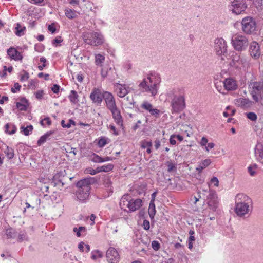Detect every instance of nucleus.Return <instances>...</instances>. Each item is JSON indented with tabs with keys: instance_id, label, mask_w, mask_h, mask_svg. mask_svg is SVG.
<instances>
[{
	"instance_id": "obj_1",
	"label": "nucleus",
	"mask_w": 263,
	"mask_h": 263,
	"mask_svg": "<svg viewBox=\"0 0 263 263\" xmlns=\"http://www.w3.org/2000/svg\"><path fill=\"white\" fill-rule=\"evenodd\" d=\"M160 82V75L156 72H151L146 78L143 79L139 87L143 92H148L152 96H155L158 93Z\"/></svg>"
},
{
	"instance_id": "obj_2",
	"label": "nucleus",
	"mask_w": 263,
	"mask_h": 263,
	"mask_svg": "<svg viewBox=\"0 0 263 263\" xmlns=\"http://www.w3.org/2000/svg\"><path fill=\"white\" fill-rule=\"evenodd\" d=\"M251 198L243 194H238L235 197V211L237 216L242 217L251 211Z\"/></svg>"
},
{
	"instance_id": "obj_3",
	"label": "nucleus",
	"mask_w": 263,
	"mask_h": 263,
	"mask_svg": "<svg viewBox=\"0 0 263 263\" xmlns=\"http://www.w3.org/2000/svg\"><path fill=\"white\" fill-rule=\"evenodd\" d=\"M82 37L85 43L93 46L101 45L105 41L103 35L99 31L84 32Z\"/></svg>"
},
{
	"instance_id": "obj_4",
	"label": "nucleus",
	"mask_w": 263,
	"mask_h": 263,
	"mask_svg": "<svg viewBox=\"0 0 263 263\" xmlns=\"http://www.w3.org/2000/svg\"><path fill=\"white\" fill-rule=\"evenodd\" d=\"M230 65L236 69L246 70L250 66V59L244 54L235 53L232 56Z\"/></svg>"
},
{
	"instance_id": "obj_5",
	"label": "nucleus",
	"mask_w": 263,
	"mask_h": 263,
	"mask_svg": "<svg viewBox=\"0 0 263 263\" xmlns=\"http://www.w3.org/2000/svg\"><path fill=\"white\" fill-rule=\"evenodd\" d=\"M231 44L234 50L238 52H241L247 49L249 45V41L245 35L236 33L232 36Z\"/></svg>"
},
{
	"instance_id": "obj_6",
	"label": "nucleus",
	"mask_w": 263,
	"mask_h": 263,
	"mask_svg": "<svg viewBox=\"0 0 263 263\" xmlns=\"http://www.w3.org/2000/svg\"><path fill=\"white\" fill-rule=\"evenodd\" d=\"M249 92L255 103L259 102L263 99V83L253 82L249 85Z\"/></svg>"
},
{
	"instance_id": "obj_7",
	"label": "nucleus",
	"mask_w": 263,
	"mask_h": 263,
	"mask_svg": "<svg viewBox=\"0 0 263 263\" xmlns=\"http://www.w3.org/2000/svg\"><path fill=\"white\" fill-rule=\"evenodd\" d=\"M247 7L245 0H233L228 5V9L232 14L239 15L243 13Z\"/></svg>"
},
{
	"instance_id": "obj_8",
	"label": "nucleus",
	"mask_w": 263,
	"mask_h": 263,
	"mask_svg": "<svg viewBox=\"0 0 263 263\" xmlns=\"http://www.w3.org/2000/svg\"><path fill=\"white\" fill-rule=\"evenodd\" d=\"M171 106L172 114L178 113L182 111L185 107L184 96L183 95H174L171 100Z\"/></svg>"
},
{
	"instance_id": "obj_9",
	"label": "nucleus",
	"mask_w": 263,
	"mask_h": 263,
	"mask_svg": "<svg viewBox=\"0 0 263 263\" xmlns=\"http://www.w3.org/2000/svg\"><path fill=\"white\" fill-rule=\"evenodd\" d=\"M202 191L207 194L206 200L209 208L213 212L216 211L218 205V196L216 192L210 189L209 191L203 189Z\"/></svg>"
},
{
	"instance_id": "obj_10",
	"label": "nucleus",
	"mask_w": 263,
	"mask_h": 263,
	"mask_svg": "<svg viewBox=\"0 0 263 263\" xmlns=\"http://www.w3.org/2000/svg\"><path fill=\"white\" fill-rule=\"evenodd\" d=\"M227 43L223 38H217L214 40V50L216 53L219 55H224L227 53Z\"/></svg>"
},
{
	"instance_id": "obj_11",
	"label": "nucleus",
	"mask_w": 263,
	"mask_h": 263,
	"mask_svg": "<svg viewBox=\"0 0 263 263\" xmlns=\"http://www.w3.org/2000/svg\"><path fill=\"white\" fill-rule=\"evenodd\" d=\"M241 24L242 30L246 33L249 34L255 30L256 22L251 17L248 16L243 18Z\"/></svg>"
},
{
	"instance_id": "obj_12",
	"label": "nucleus",
	"mask_w": 263,
	"mask_h": 263,
	"mask_svg": "<svg viewBox=\"0 0 263 263\" xmlns=\"http://www.w3.org/2000/svg\"><path fill=\"white\" fill-rule=\"evenodd\" d=\"M106 257L108 263H118L120 256L118 251L114 247H110L106 253Z\"/></svg>"
},
{
	"instance_id": "obj_13",
	"label": "nucleus",
	"mask_w": 263,
	"mask_h": 263,
	"mask_svg": "<svg viewBox=\"0 0 263 263\" xmlns=\"http://www.w3.org/2000/svg\"><path fill=\"white\" fill-rule=\"evenodd\" d=\"M104 100L107 108L110 111L118 108L115 99L110 92L108 91L104 92Z\"/></svg>"
},
{
	"instance_id": "obj_14",
	"label": "nucleus",
	"mask_w": 263,
	"mask_h": 263,
	"mask_svg": "<svg viewBox=\"0 0 263 263\" xmlns=\"http://www.w3.org/2000/svg\"><path fill=\"white\" fill-rule=\"evenodd\" d=\"M90 98L93 103L100 105L104 99V92L98 88H94L90 95Z\"/></svg>"
},
{
	"instance_id": "obj_15",
	"label": "nucleus",
	"mask_w": 263,
	"mask_h": 263,
	"mask_svg": "<svg viewBox=\"0 0 263 263\" xmlns=\"http://www.w3.org/2000/svg\"><path fill=\"white\" fill-rule=\"evenodd\" d=\"M249 53L250 56L254 59L257 60L259 58L261 51L260 46L256 42L251 43L249 47Z\"/></svg>"
},
{
	"instance_id": "obj_16",
	"label": "nucleus",
	"mask_w": 263,
	"mask_h": 263,
	"mask_svg": "<svg viewBox=\"0 0 263 263\" xmlns=\"http://www.w3.org/2000/svg\"><path fill=\"white\" fill-rule=\"evenodd\" d=\"M93 181L91 177L84 178L78 181L77 183L78 189H84L86 192H90V185Z\"/></svg>"
},
{
	"instance_id": "obj_17",
	"label": "nucleus",
	"mask_w": 263,
	"mask_h": 263,
	"mask_svg": "<svg viewBox=\"0 0 263 263\" xmlns=\"http://www.w3.org/2000/svg\"><path fill=\"white\" fill-rule=\"evenodd\" d=\"M222 84L223 85L224 89L228 91L235 90L238 88V84L236 81L231 78L226 79L222 82Z\"/></svg>"
},
{
	"instance_id": "obj_18",
	"label": "nucleus",
	"mask_w": 263,
	"mask_h": 263,
	"mask_svg": "<svg viewBox=\"0 0 263 263\" xmlns=\"http://www.w3.org/2000/svg\"><path fill=\"white\" fill-rule=\"evenodd\" d=\"M253 103L248 98H239L234 100V103L236 106L245 109L251 107Z\"/></svg>"
},
{
	"instance_id": "obj_19",
	"label": "nucleus",
	"mask_w": 263,
	"mask_h": 263,
	"mask_svg": "<svg viewBox=\"0 0 263 263\" xmlns=\"http://www.w3.org/2000/svg\"><path fill=\"white\" fill-rule=\"evenodd\" d=\"M115 86L117 95L120 98L124 97L131 90V88L125 84L117 83Z\"/></svg>"
},
{
	"instance_id": "obj_20",
	"label": "nucleus",
	"mask_w": 263,
	"mask_h": 263,
	"mask_svg": "<svg viewBox=\"0 0 263 263\" xmlns=\"http://www.w3.org/2000/svg\"><path fill=\"white\" fill-rule=\"evenodd\" d=\"M112 118L120 128H123V120L121 116L120 109L117 108L112 110H111Z\"/></svg>"
},
{
	"instance_id": "obj_21",
	"label": "nucleus",
	"mask_w": 263,
	"mask_h": 263,
	"mask_svg": "<svg viewBox=\"0 0 263 263\" xmlns=\"http://www.w3.org/2000/svg\"><path fill=\"white\" fill-rule=\"evenodd\" d=\"M7 52L10 58L14 61H20L23 59V56L21 53L14 47L9 48Z\"/></svg>"
},
{
	"instance_id": "obj_22",
	"label": "nucleus",
	"mask_w": 263,
	"mask_h": 263,
	"mask_svg": "<svg viewBox=\"0 0 263 263\" xmlns=\"http://www.w3.org/2000/svg\"><path fill=\"white\" fill-rule=\"evenodd\" d=\"M90 192H86L84 189H78L76 191V196L79 200L85 202L88 199Z\"/></svg>"
},
{
	"instance_id": "obj_23",
	"label": "nucleus",
	"mask_w": 263,
	"mask_h": 263,
	"mask_svg": "<svg viewBox=\"0 0 263 263\" xmlns=\"http://www.w3.org/2000/svg\"><path fill=\"white\" fill-rule=\"evenodd\" d=\"M142 204V200L140 199H133L130 198L129 211L134 212L140 208Z\"/></svg>"
},
{
	"instance_id": "obj_24",
	"label": "nucleus",
	"mask_w": 263,
	"mask_h": 263,
	"mask_svg": "<svg viewBox=\"0 0 263 263\" xmlns=\"http://www.w3.org/2000/svg\"><path fill=\"white\" fill-rule=\"evenodd\" d=\"M55 185L59 187H63L65 184V175L63 172L57 173L54 176Z\"/></svg>"
},
{
	"instance_id": "obj_25",
	"label": "nucleus",
	"mask_w": 263,
	"mask_h": 263,
	"mask_svg": "<svg viewBox=\"0 0 263 263\" xmlns=\"http://www.w3.org/2000/svg\"><path fill=\"white\" fill-rule=\"evenodd\" d=\"M131 197L128 194L123 195L120 201V208L124 210H126V209H129V203L130 201Z\"/></svg>"
},
{
	"instance_id": "obj_26",
	"label": "nucleus",
	"mask_w": 263,
	"mask_h": 263,
	"mask_svg": "<svg viewBox=\"0 0 263 263\" xmlns=\"http://www.w3.org/2000/svg\"><path fill=\"white\" fill-rule=\"evenodd\" d=\"M140 147L142 149L146 148V152L148 154H151L152 152V142L151 140L148 141L146 140H143L140 142Z\"/></svg>"
},
{
	"instance_id": "obj_27",
	"label": "nucleus",
	"mask_w": 263,
	"mask_h": 263,
	"mask_svg": "<svg viewBox=\"0 0 263 263\" xmlns=\"http://www.w3.org/2000/svg\"><path fill=\"white\" fill-rule=\"evenodd\" d=\"M105 58L103 54L98 53L95 56V63L97 66L102 67L105 61Z\"/></svg>"
},
{
	"instance_id": "obj_28",
	"label": "nucleus",
	"mask_w": 263,
	"mask_h": 263,
	"mask_svg": "<svg viewBox=\"0 0 263 263\" xmlns=\"http://www.w3.org/2000/svg\"><path fill=\"white\" fill-rule=\"evenodd\" d=\"M16 131V126L11 123H7L5 126V132L8 134L12 135L14 133H15Z\"/></svg>"
},
{
	"instance_id": "obj_29",
	"label": "nucleus",
	"mask_w": 263,
	"mask_h": 263,
	"mask_svg": "<svg viewBox=\"0 0 263 263\" xmlns=\"http://www.w3.org/2000/svg\"><path fill=\"white\" fill-rule=\"evenodd\" d=\"M211 163V161L209 159H206L202 161L199 164L198 166L196 168V170L199 172L201 173L202 170L208 166Z\"/></svg>"
},
{
	"instance_id": "obj_30",
	"label": "nucleus",
	"mask_w": 263,
	"mask_h": 263,
	"mask_svg": "<svg viewBox=\"0 0 263 263\" xmlns=\"http://www.w3.org/2000/svg\"><path fill=\"white\" fill-rule=\"evenodd\" d=\"M69 99L71 103L76 104L79 102V96L77 92L71 90L68 96Z\"/></svg>"
},
{
	"instance_id": "obj_31",
	"label": "nucleus",
	"mask_w": 263,
	"mask_h": 263,
	"mask_svg": "<svg viewBox=\"0 0 263 263\" xmlns=\"http://www.w3.org/2000/svg\"><path fill=\"white\" fill-rule=\"evenodd\" d=\"M73 231L76 233L77 236L80 237L86 234L87 229L85 227H80L78 228L74 227Z\"/></svg>"
},
{
	"instance_id": "obj_32",
	"label": "nucleus",
	"mask_w": 263,
	"mask_h": 263,
	"mask_svg": "<svg viewBox=\"0 0 263 263\" xmlns=\"http://www.w3.org/2000/svg\"><path fill=\"white\" fill-rule=\"evenodd\" d=\"M53 134V132L49 131L45 133L44 135L41 136L37 141V144L41 145L44 143L47 139H49V137Z\"/></svg>"
},
{
	"instance_id": "obj_33",
	"label": "nucleus",
	"mask_w": 263,
	"mask_h": 263,
	"mask_svg": "<svg viewBox=\"0 0 263 263\" xmlns=\"http://www.w3.org/2000/svg\"><path fill=\"white\" fill-rule=\"evenodd\" d=\"M27 106L28 102L25 98L22 99L21 102L16 103V107L20 110H26L27 109Z\"/></svg>"
},
{
	"instance_id": "obj_34",
	"label": "nucleus",
	"mask_w": 263,
	"mask_h": 263,
	"mask_svg": "<svg viewBox=\"0 0 263 263\" xmlns=\"http://www.w3.org/2000/svg\"><path fill=\"white\" fill-rule=\"evenodd\" d=\"M255 153L258 160L263 163V146L261 145L255 149Z\"/></svg>"
},
{
	"instance_id": "obj_35",
	"label": "nucleus",
	"mask_w": 263,
	"mask_h": 263,
	"mask_svg": "<svg viewBox=\"0 0 263 263\" xmlns=\"http://www.w3.org/2000/svg\"><path fill=\"white\" fill-rule=\"evenodd\" d=\"M114 168L112 164H107L98 167V172H108L111 171Z\"/></svg>"
},
{
	"instance_id": "obj_36",
	"label": "nucleus",
	"mask_w": 263,
	"mask_h": 263,
	"mask_svg": "<svg viewBox=\"0 0 263 263\" xmlns=\"http://www.w3.org/2000/svg\"><path fill=\"white\" fill-rule=\"evenodd\" d=\"M79 14L78 12L73 9H67V17L68 18L74 19L77 18Z\"/></svg>"
},
{
	"instance_id": "obj_37",
	"label": "nucleus",
	"mask_w": 263,
	"mask_h": 263,
	"mask_svg": "<svg viewBox=\"0 0 263 263\" xmlns=\"http://www.w3.org/2000/svg\"><path fill=\"white\" fill-rule=\"evenodd\" d=\"M33 126L31 125H27L26 127L24 126H21L20 129L23 132L24 135L28 136L30 134L33 130Z\"/></svg>"
},
{
	"instance_id": "obj_38",
	"label": "nucleus",
	"mask_w": 263,
	"mask_h": 263,
	"mask_svg": "<svg viewBox=\"0 0 263 263\" xmlns=\"http://www.w3.org/2000/svg\"><path fill=\"white\" fill-rule=\"evenodd\" d=\"M109 142V140L105 137H101L99 138L98 141V146L99 147H104L106 144L108 143Z\"/></svg>"
},
{
	"instance_id": "obj_39",
	"label": "nucleus",
	"mask_w": 263,
	"mask_h": 263,
	"mask_svg": "<svg viewBox=\"0 0 263 263\" xmlns=\"http://www.w3.org/2000/svg\"><path fill=\"white\" fill-rule=\"evenodd\" d=\"M148 214L151 218H153L156 214L155 205L153 201H150L148 208Z\"/></svg>"
},
{
	"instance_id": "obj_40",
	"label": "nucleus",
	"mask_w": 263,
	"mask_h": 263,
	"mask_svg": "<svg viewBox=\"0 0 263 263\" xmlns=\"http://www.w3.org/2000/svg\"><path fill=\"white\" fill-rule=\"evenodd\" d=\"M16 30L15 34L18 36H21L24 34L25 27H22L20 24H17L15 28Z\"/></svg>"
},
{
	"instance_id": "obj_41",
	"label": "nucleus",
	"mask_w": 263,
	"mask_h": 263,
	"mask_svg": "<svg viewBox=\"0 0 263 263\" xmlns=\"http://www.w3.org/2000/svg\"><path fill=\"white\" fill-rule=\"evenodd\" d=\"M91 254V258L94 260H96L98 258H102L103 257L102 252L98 250L92 251Z\"/></svg>"
},
{
	"instance_id": "obj_42",
	"label": "nucleus",
	"mask_w": 263,
	"mask_h": 263,
	"mask_svg": "<svg viewBox=\"0 0 263 263\" xmlns=\"http://www.w3.org/2000/svg\"><path fill=\"white\" fill-rule=\"evenodd\" d=\"M90 159L95 163H103V157L95 153L91 155Z\"/></svg>"
},
{
	"instance_id": "obj_43",
	"label": "nucleus",
	"mask_w": 263,
	"mask_h": 263,
	"mask_svg": "<svg viewBox=\"0 0 263 263\" xmlns=\"http://www.w3.org/2000/svg\"><path fill=\"white\" fill-rule=\"evenodd\" d=\"M4 153L9 159H11L14 157V152L13 149L12 148L9 147L8 146H6V148L4 151Z\"/></svg>"
},
{
	"instance_id": "obj_44",
	"label": "nucleus",
	"mask_w": 263,
	"mask_h": 263,
	"mask_svg": "<svg viewBox=\"0 0 263 263\" xmlns=\"http://www.w3.org/2000/svg\"><path fill=\"white\" fill-rule=\"evenodd\" d=\"M101 69V75L102 77L105 78L108 74V70L111 68L107 66H103Z\"/></svg>"
},
{
	"instance_id": "obj_45",
	"label": "nucleus",
	"mask_w": 263,
	"mask_h": 263,
	"mask_svg": "<svg viewBox=\"0 0 263 263\" xmlns=\"http://www.w3.org/2000/svg\"><path fill=\"white\" fill-rule=\"evenodd\" d=\"M80 1V0H67V3L69 5V6L75 8L79 6Z\"/></svg>"
},
{
	"instance_id": "obj_46",
	"label": "nucleus",
	"mask_w": 263,
	"mask_h": 263,
	"mask_svg": "<svg viewBox=\"0 0 263 263\" xmlns=\"http://www.w3.org/2000/svg\"><path fill=\"white\" fill-rule=\"evenodd\" d=\"M213 184L215 187H217L219 185V180L216 177H213L210 182L208 183L209 186Z\"/></svg>"
},
{
	"instance_id": "obj_47",
	"label": "nucleus",
	"mask_w": 263,
	"mask_h": 263,
	"mask_svg": "<svg viewBox=\"0 0 263 263\" xmlns=\"http://www.w3.org/2000/svg\"><path fill=\"white\" fill-rule=\"evenodd\" d=\"M141 107L142 108L148 111L149 112L150 111V110H151L153 109L152 105L147 101L144 102L141 104Z\"/></svg>"
},
{
	"instance_id": "obj_48",
	"label": "nucleus",
	"mask_w": 263,
	"mask_h": 263,
	"mask_svg": "<svg viewBox=\"0 0 263 263\" xmlns=\"http://www.w3.org/2000/svg\"><path fill=\"white\" fill-rule=\"evenodd\" d=\"M108 128L114 135L118 136L119 135V130L113 124L109 125Z\"/></svg>"
},
{
	"instance_id": "obj_49",
	"label": "nucleus",
	"mask_w": 263,
	"mask_h": 263,
	"mask_svg": "<svg viewBox=\"0 0 263 263\" xmlns=\"http://www.w3.org/2000/svg\"><path fill=\"white\" fill-rule=\"evenodd\" d=\"M221 84H222V82H221V81H219V82L217 81V82H215V87H216V89L217 90V91L222 94H224V92L223 91V89L221 87Z\"/></svg>"
},
{
	"instance_id": "obj_50",
	"label": "nucleus",
	"mask_w": 263,
	"mask_h": 263,
	"mask_svg": "<svg viewBox=\"0 0 263 263\" xmlns=\"http://www.w3.org/2000/svg\"><path fill=\"white\" fill-rule=\"evenodd\" d=\"M247 118L252 121H255L257 119V115L253 112H250L246 114Z\"/></svg>"
},
{
	"instance_id": "obj_51",
	"label": "nucleus",
	"mask_w": 263,
	"mask_h": 263,
	"mask_svg": "<svg viewBox=\"0 0 263 263\" xmlns=\"http://www.w3.org/2000/svg\"><path fill=\"white\" fill-rule=\"evenodd\" d=\"M167 171L168 172H172L175 171L176 170V167L175 164H173L171 162H167Z\"/></svg>"
},
{
	"instance_id": "obj_52",
	"label": "nucleus",
	"mask_w": 263,
	"mask_h": 263,
	"mask_svg": "<svg viewBox=\"0 0 263 263\" xmlns=\"http://www.w3.org/2000/svg\"><path fill=\"white\" fill-rule=\"evenodd\" d=\"M256 168V165L254 164L253 166H250L248 167V172L252 176H254L255 174V170Z\"/></svg>"
},
{
	"instance_id": "obj_53",
	"label": "nucleus",
	"mask_w": 263,
	"mask_h": 263,
	"mask_svg": "<svg viewBox=\"0 0 263 263\" xmlns=\"http://www.w3.org/2000/svg\"><path fill=\"white\" fill-rule=\"evenodd\" d=\"M152 246L153 249L155 251L158 250L160 248V245L159 242L156 240L152 241Z\"/></svg>"
},
{
	"instance_id": "obj_54",
	"label": "nucleus",
	"mask_w": 263,
	"mask_h": 263,
	"mask_svg": "<svg viewBox=\"0 0 263 263\" xmlns=\"http://www.w3.org/2000/svg\"><path fill=\"white\" fill-rule=\"evenodd\" d=\"M105 186H106V187H107V190L110 193H112L113 192V189H112V187L111 186V181L109 180H107L105 181Z\"/></svg>"
},
{
	"instance_id": "obj_55",
	"label": "nucleus",
	"mask_w": 263,
	"mask_h": 263,
	"mask_svg": "<svg viewBox=\"0 0 263 263\" xmlns=\"http://www.w3.org/2000/svg\"><path fill=\"white\" fill-rule=\"evenodd\" d=\"M20 88L21 85L18 83H15L11 90L13 93H16L20 90Z\"/></svg>"
},
{
	"instance_id": "obj_56",
	"label": "nucleus",
	"mask_w": 263,
	"mask_h": 263,
	"mask_svg": "<svg viewBox=\"0 0 263 263\" xmlns=\"http://www.w3.org/2000/svg\"><path fill=\"white\" fill-rule=\"evenodd\" d=\"M40 123L42 126H45L46 125H50L51 121L49 118H46L43 120H41Z\"/></svg>"
},
{
	"instance_id": "obj_57",
	"label": "nucleus",
	"mask_w": 263,
	"mask_h": 263,
	"mask_svg": "<svg viewBox=\"0 0 263 263\" xmlns=\"http://www.w3.org/2000/svg\"><path fill=\"white\" fill-rule=\"evenodd\" d=\"M215 146V144L213 142L208 143L206 146H204V150L206 152L209 153L210 149L213 148Z\"/></svg>"
},
{
	"instance_id": "obj_58",
	"label": "nucleus",
	"mask_w": 263,
	"mask_h": 263,
	"mask_svg": "<svg viewBox=\"0 0 263 263\" xmlns=\"http://www.w3.org/2000/svg\"><path fill=\"white\" fill-rule=\"evenodd\" d=\"M132 64L129 62H125L123 65V69L125 71H128L132 68Z\"/></svg>"
},
{
	"instance_id": "obj_59",
	"label": "nucleus",
	"mask_w": 263,
	"mask_h": 263,
	"mask_svg": "<svg viewBox=\"0 0 263 263\" xmlns=\"http://www.w3.org/2000/svg\"><path fill=\"white\" fill-rule=\"evenodd\" d=\"M27 238L26 233L24 232H21L18 236V239L20 241H22L26 240Z\"/></svg>"
},
{
	"instance_id": "obj_60",
	"label": "nucleus",
	"mask_w": 263,
	"mask_h": 263,
	"mask_svg": "<svg viewBox=\"0 0 263 263\" xmlns=\"http://www.w3.org/2000/svg\"><path fill=\"white\" fill-rule=\"evenodd\" d=\"M63 41L61 36L57 37L54 40L52 41V44L53 46H58V44L61 43Z\"/></svg>"
},
{
	"instance_id": "obj_61",
	"label": "nucleus",
	"mask_w": 263,
	"mask_h": 263,
	"mask_svg": "<svg viewBox=\"0 0 263 263\" xmlns=\"http://www.w3.org/2000/svg\"><path fill=\"white\" fill-rule=\"evenodd\" d=\"M208 143H209L208 140L207 138L205 137H203L199 142V144L201 147H204L205 146H206V145L208 144Z\"/></svg>"
},
{
	"instance_id": "obj_62",
	"label": "nucleus",
	"mask_w": 263,
	"mask_h": 263,
	"mask_svg": "<svg viewBox=\"0 0 263 263\" xmlns=\"http://www.w3.org/2000/svg\"><path fill=\"white\" fill-rule=\"evenodd\" d=\"M86 172L87 173H89L92 175H94L96 174L97 173H99V172H98V167L96 168V170H94L92 168H87L86 170Z\"/></svg>"
},
{
	"instance_id": "obj_63",
	"label": "nucleus",
	"mask_w": 263,
	"mask_h": 263,
	"mask_svg": "<svg viewBox=\"0 0 263 263\" xmlns=\"http://www.w3.org/2000/svg\"><path fill=\"white\" fill-rule=\"evenodd\" d=\"M149 112L152 115H154L156 117H158L160 111L159 109L153 108L151 110H150Z\"/></svg>"
},
{
	"instance_id": "obj_64",
	"label": "nucleus",
	"mask_w": 263,
	"mask_h": 263,
	"mask_svg": "<svg viewBox=\"0 0 263 263\" xmlns=\"http://www.w3.org/2000/svg\"><path fill=\"white\" fill-rule=\"evenodd\" d=\"M142 226L143 227V229L147 230L149 229V222L147 220H144L143 222Z\"/></svg>"
}]
</instances>
